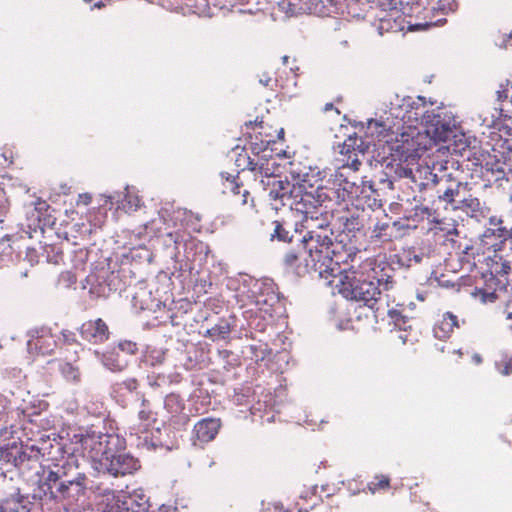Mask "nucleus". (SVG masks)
I'll return each instance as SVG.
<instances>
[{"label":"nucleus","instance_id":"obj_32","mask_svg":"<svg viewBox=\"0 0 512 512\" xmlns=\"http://www.w3.org/2000/svg\"><path fill=\"white\" fill-rule=\"evenodd\" d=\"M455 208L462 209L467 213H478L482 210V204L478 198L472 197L471 195L466 197L465 194H463Z\"/></svg>","mask_w":512,"mask_h":512},{"label":"nucleus","instance_id":"obj_57","mask_svg":"<svg viewBox=\"0 0 512 512\" xmlns=\"http://www.w3.org/2000/svg\"><path fill=\"white\" fill-rule=\"evenodd\" d=\"M497 95H498V100H503V99L508 98V89L503 88L501 90H498Z\"/></svg>","mask_w":512,"mask_h":512},{"label":"nucleus","instance_id":"obj_49","mask_svg":"<svg viewBox=\"0 0 512 512\" xmlns=\"http://www.w3.org/2000/svg\"><path fill=\"white\" fill-rule=\"evenodd\" d=\"M124 389L132 392L138 387V381L135 378H128L120 384Z\"/></svg>","mask_w":512,"mask_h":512},{"label":"nucleus","instance_id":"obj_51","mask_svg":"<svg viewBox=\"0 0 512 512\" xmlns=\"http://www.w3.org/2000/svg\"><path fill=\"white\" fill-rule=\"evenodd\" d=\"M92 197L88 193L79 194L77 204L89 205Z\"/></svg>","mask_w":512,"mask_h":512},{"label":"nucleus","instance_id":"obj_39","mask_svg":"<svg viewBox=\"0 0 512 512\" xmlns=\"http://www.w3.org/2000/svg\"><path fill=\"white\" fill-rule=\"evenodd\" d=\"M363 227V219H361L359 216L352 215L346 218V221L344 222V229L348 232L360 231Z\"/></svg>","mask_w":512,"mask_h":512},{"label":"nucleus","instance_id":"obj_17","mask_svg":"<svg viewBox=\"0 0 512 512\" xmlns=\"http://www.w3.org/2000/svg\"><path fill=\"white\" fill-rule=\"evenodd\" d=\"M103 206L109 205L108 209H112L114 205H117V209H122L126 213L136 211L140 207L141 200L138 196L132 195L129 192L125 194L115 193L111 195L103 194L100 196Z\"/></svg>","mask_w":512,"mask_h":512},{"label":"nucleus","instance_id":"obj_19","mask_svg":"<svg viewBox=\"0 0 512 512\" xmlns=\"http://www.w3.org/2000/svg\"><path fill=\"white\" fill-rule=\"evenodd\" d=\"M273 283L271 281L259 282L256 281L252 286L253 301L261 307L264 305L272 306L277 300V296L273 289Z\"/></svg>","mask_w":512,"mask_h":512},{"label":"nucleus","instance_id":"obj_48","mask_svg":"<svg viewBox=\"0 0 512 512\" xmlns=\"http://www.w3.org/2000/svg\"><path fill=\"white\" fill-rule=\"evenodd\" d=\"M61 338L67 344H72L76 341L75 333L67 329L61 331Z\"/></svg>","mask_w":512,"mask_h":512},{"label":"nucleus","instance_id":"obj_38","mask_svg":"<svg viewBox=\"0 0 512 512\" xmlns=\"http://www.w3.org/2000/svg\"><path fill=\"white\" fill-rule=\"evenodd\" d=\"M241 161L244 164L242 170H249V171L253 172L255 174V176H257V171H258L257 166L260 165L261 159H259L258 161H254L246 154L245 155L240 154L236 160L238 167H240L242 165L240 163Z\"/></svg>","mask_w":512,"mask_h":512},{"label":"nucleus","instance_id":"obj_45","mask_svg":"<svg viewBox=\"0 0 512 512\" xmlns=\"http://www.w3.org/2000/svg\"><path fill=\"white\" fill-rule=\"evenodd\" d=\"M259 83L271 89H273L274 86H278V80H273L267 73H263L259 76Z\"/></svg>","mask_w":512,"mask_h":512},{"label":"nucleus","instance_id":"obj_16","mask_svg":"<svg viewBox=\"0 0 512 512\" xmlns=\"http://www.w3.org/2000/svg\"><path fill=\"white\" fill-rule=\"evenodd\" d=\"M273 225L274 230L270 234V239L272 241L277 240L292 246L297 242H305L306 240V230L304 228L299 230L297 225L293 228L290 225L279 221H274Z\"/></svg>","mask_w":512,"mask_h":512},{"label":"nucleus","instance_id":"obj_22","mask_svg":"<svg viewBox=\"0 0 512 512\" xmlns=\"http://www.w3.org/2000/svg\"><path fill=\"white\" fill-rule=\"evenodd\" d=\"M333 185L336 188L337 196L345 199L357 195L358 187L354 181L349 180L345 169H338L333 175Z\"/></svg>","mask_w":512,"mask_h":512},{"label":"nucleus","instance_id":"obj_18","mask_svg":"<svg viewBox=\"0 0 512 512\" xmlns=\"http://www.w3.org/2000/svg\"><path fill=\"white\" fill-rule=\"evenodd\" d=\"M220 427V419L212 417L203 418L194 425L193 434L199 442L208 443L217 436Z\"/></svg>","mask_w":512,"mask_h":512},{"label":"nucleus","instance_id":"obj_55","mask_svg":"<svg viewBox=\"0 0 512 512\" xmlns=\"http://www.w3.org/2000/svg\"><path fill=\"white\" fill-rule=\"evenodd\" d=\"M378 488H386L389 486V478L386 476H381L380 481L376 485Z\"/></svg>","mask_w":512,"mask_h":512},{"label":"nucleus","instance_id":"obj_52","mask_svg":"<svg viewBox=\"0 0 512 512\" xmlns=\"http://www.w3.org/2000/svg\"><path fill=\"white\" fill-rule=\"evenodd\" d=\"M166 236L169 239V241H171L175 244V249H177L178 245L180 243L179 235L177 233H167Z\"/></svg>","mask_w":512,"mask_h":512},{"label":"nucleus","instance_id":"obj_36","mask_svg":"<svg viewBox=\"0 0 512 512\" xmlns=\"http://www.w3.org/2000/svg\"><path fill=\"white\" fill-rule=\"evenodd\" d=\"M278 167H279V165L276 164L275 162L270 164L268 160L261 159L260 165L257 166V168H258L257 175H260L263 178H266V180L276 178L275 171Z\"/></svg>","mask_w":512,"mask_h":512},{"label":"nucleus","instance_id":"obj_50","mask_svg":"<svg viewBox=\"0 0 512 512\" xmlns=\"http://www.w3.org/2000/svg\"><path fill=\"white\" fill-rule=\"evenodd\" d=\"M7 414V400L4 396L0 395V421H2Z\"/></svg>","mask_w":512,"mask_h":512},{"label":"nucleus","instance_id":"obj_31","mask_svg":"<svg viewBox=\"0 0 512 512\" xmlns=\"http://www.w3.org/2000/svg\"><path fill=\"white\" fill-rule=\"evenodd\" d=\"M388 315L390 319L394 322V325L399 330H407L410 328V320L412 319V316L405 313V309H391L388 311Z\"/></svg>","mask_w":512,"mask_h":512},{"label":"nucleus","instance_id":"obj_63","mask_svg":"<svg viewBox=\"0 0 512 512\" xmlns=\"http://www.w3.org/2000/svg\"><path fill=\"white\" fill-rule=\"evenodd\" d=\"M288 6H289V9H288V12H290L291 14H294L295 13V10L292 9V4L291 3H288Z\"/></svg>","mask_w":512,"mask_h":512},{"label":"nucleus","instance_id":"obj_5","mask_svg":"<svg viewBox=\"0 0 512 512\" xmlns=\"http://www.w3.org/2000/svg\"><path fill=\"white\" fill-rule=\"evenodd\" d=\"M393 269L387 263H380L371 268V272L341 269L336 272L339 276V292L348 300L358 302L371 309L380 300L382 290H389L393 286Z\"/></svg>","mask_w":512,"mask_h":512},{"label":"nucleus","instance_id":"obj_41","mask_svg":"<svg viewBox=\"0 0 512 512\" xmlns=\"http://www.w3.org/2000/svg\"><path fill=\"white\" fill-rule=\"evenodd\" d=\"M348 155V160L345 165H343L340 169L357 171L361 165V160L359 159V155L357 153H350Z\"/></svg>","mask_w":512,"mask_h":512},{"label":"nucleus","instance_id":"obj_34","mask_svg":"<svg viewBox=\"0 0 512 512\" xmlns=\"http://www.w3.org/2000/svg\"><path fill=\"white\" fill-rule=\"evenodd\" d=\"M151 302V291L144 288H140L133 296L134 305L139 306L142 310L150 309L152 306Z\"/></svg>","mask_w":512,"mask_h":512},{"label":"nucleus","instance_id":"obj_44","mask_svg":"<svg viewBox=\"0 0 512 512\" xmlns=\"http://www.w3.org/2000/svg\"><path fill=\"white\" fill-rule=\"evenodd\" d=\"M124 507V500L117 498L112 504H108L103 512H126L122 509Z\"/></svg>","mask_w":512,"mask_h":512},{"label":"nucleus","instance_id":"obj_13","mask_svg":"<svg viewBox=\"0 0 512 512\" xmlns=\"http://www.w3.org/2000/svg\"><path fill=\"white\" fill-rule=\"evenodd\" d=\"M57 346V340L49 329H41L32 334L27 341V350L30 354L50 355Z\"/></svg>","mask_w":512,"mask_h":512},{"label":"nucleus","instance_id":"obj_21","mask_svg":"<svg viewBox=\"0 0 512 512\" xmlns=\"http://www.w3.org/2000/svg\"><path fill=\"white\" fill-rule=\"evenodd\" d=\"M27 497L16 488L12 493L0 499V512H30Z\"/></svg>","mask_w":512,"mask_h":512},{"label":"nucleus","instance_id":"obj_53","mask_svg":"<svg viewBox=\"0 0 512 512\" xmlns=\"http://www.w3.org/2000/svg\"><path fill=\"white\" fill-rule=\"evenodd\" d=\"M241 196V204L242 205H247L249 202H248V197L250 195L249 191L246 190V189H243V191L240 192L239 194Z\"/></svg>","mask_w":512,"mask_h":512},{"label":"nucleus","instance_id":"obj_23","mask_svg":"<svg viewBox=\"0 0 512 512\" xmlns=\"http://www.w3.org/2000/svg\"><path fill=\"white\" fill-rule=\"evenodd\" d=\"M147 400L142 398V408L138 412L139 424H134L130 429V436H138L140 439L141 434H147L152 424L155 422L152 411L147 407Z\"/></svg>","mask_w":512,"mask_h":512},{"label":"nucleus","instance_id":"obj_30","mask_svg":"<svg viewBox=\"0 0 512 512\" xmlns=\"http://www.w3.org/2000/svg\"><path fill=\"white\" fill-rule=\"evenodd\" d=\"M231 333V324L227 319H220L213 327L206 331V336L213 341L226 340Z\"/></svg>","mask_w":512,"mask_h":512},{"label":"nucleus","instance_id":"obj_58","mask_svg":"<svg viewBox=\"0 0 512 512\" xmlns=\"http://www.w3.org/2000/svg\"><path fill=\"white\" fill-rule=\"evenodd\" d=\"M472 360L475 364L479 365L482 363V357L480 354L478 353H475L473 356H472Z\"/></svg>","mask_w":512,"mask_h":512},{"label":"nucleus","instance_id":"obj_1","mask_svg":"<svg viewBox=\"0 0 512 512\" xmlns=\"http://www.w3.org/2000/svg\"><path fill=\"white\" fill-rule=\"evenodd\" d=\"M311 228L307 227L305 242H297L284 252L283 265L299 277L312 273L323 279L336 277L339 265L353 261L356 256L354 248L344 244L347 235L334 239V233L325 220L316 229Z\"/></svg>","mask_w":512,"mask_h":512},{"label":"nucleus","instance_id":"obj_40","mask_svg":"<svg viewBox=\"0 0 512 512\" xmlns=\"http://www.w3.org/2000/svg\"><path fill=\"white\" fill-rule=\"evenodd\" d=\"M425 257V253L422 251L409 250L405 253L403 261L407 266H411L412 262L415 264H419L423 261Z\"/></svg>","mask_w":512,"mask_h":512},{"label":"nucleus","instance_id":"obj_9","mask_svg":"<svg viewBox=\"0 0 512 512\" xmlns=\"http://www.w3.org/2000/svg\"><path fill=\"white\" fill-rule=\"evenodd\" d=\"M423 171L425 173L426 182L436 187L437 197L441 202L452 205L457 202V198L462 197L467 190V183L453 179L450 175L438 178L437 174H434L428 166H426Z\"/></svg>","mask_w":512,"mask_h":512},{"label":"nucleus","instance_id":"obj_42","mask_svg":"<svg viewBox=\"0 0 512 512\" xmlns=\"http://www.w3.org/2000/svg\"><path fill=\"white\" fill-rule=\"evenodd\" d=\"M164 360V353L160 350H154V351H151L147 356H146V363L151 365V366H154L156 364H161Z\"/></svg>","mask_w":512,"mask_h":512},{"label":"nucleus","instance_id":"obj_28","mask_svg":"<svg viewBox=\"0 0 512 512\" xmlns=\"http://www.w3.org/2000/svg\"><path fill=\"white\" fill-rule=\"evenodd\" d=\"M428 6L425 7L427 13H431L433 16L446 15L450 12H454L457 8L455 0H427Z\"/></svg>","mask_w":512,"mask_h":512},{"label":"nucleus","instance_id":"obj_64","mask_svg":"<svg viewBox=\"0 0 512 512\" xmlns=\"http://www.w3.org/2000/svg\"><path fill=\"white\" fill-rule=\"evenodd\" d=\"M259 151L260 149L257 146L253 147V153L258 154Z\"/></svg>","mask_w":512,"mask_h":512},{"label":"nucleus","instance_id":"obj_14","mask_svg":"<svg viewBox=\"0 0 512 512\" xmlns=\"http://www.w3.org/2000/svg\"><path fill=\"white\" fill-rule=\"evenodd\" d=\"M81 337L92 343L101 344L108 340L110 332L107 324L101 318L84 322L80 328Z\"/></svg>","mask_w":512,"mask_h":512},{"label":"nucleus","instance_id":"obj_54","mask_svg":"<svg viewBox=\"0 0 512 512\" xmlns=\"http://www.w3.org/2000/svg\"><path fill=\"white\" fill-rule=\"evenodd\" d=\"M512 38V32L509 33L508 35H504L502 37V40L501 41H497L496 44L500 47V48H506L507 45H506V42L508 39H511Z\"/></svg>","mask_w":512,"mask_h":512},{"label":"nucleus","instance_id":"obj_20","mask_svg":"<svg viewBox=\"0 0 512 512\" xmlns=\"http://www.w3.org/2000/svg\"><path fill=\"white\" fill-rule=\"evenodd\" d=\"M95 359H97L103 367L111 372H121L126 369L128 362L125 358L121 357L116 351L101 352L97 349L92 351Z\"/></svg>","mask_w":512,"mask_h":512},{"label":"nucleus","instance_id":"obj_7","mask_svg":"<svg viewBox=\"0 0 512 512\" xmlns=\"http://www.w3.org/2000/svg\"><path fill=\"white\" fill-rule=\"evenodd\" d=\"M297 193H295L290 209L295 210L303 215L302 228L307 231V227L316 229V226L325 220L328 222L326 215L327 202L331 201V193L327 187L318 186L314 190H307L306 180L298 183ZM329 228V223H327Z\"/></svg>","mask_w":512,"mask_h":512},{"label":"nucleus","instance_id":"obj_8","mask_svg":"<svg viewBox=\"0 0 512 512\" xmlns=\"http://www.w3.org/2000/svg\"><path fill=\"white\" fill-rule=\"evenodd\" d=\"M119 285L118 273L109 267H97L87 275L83 282V289H88L89 295L94 298H108L112 292L117 291Z\"/></svg>","mask_w":512,"mask_h":512},{"label":"nucleus","instance_id":"obj_33","mask_svg":"<svg viewBox=\"0 0 512 512\" xmlns=\"http://www.w3.org/2000/svg\"><path fill=\"white\" fill-rule=\"evenodd\" d=\"M511 270L510 261L504 260L502 256L495 254L492 259L491 271L496 275H507Z\"/></svg>","mask_w":512,"mask_h":512},{"label":"nucleus","instance_id":"obj_6","mask_svg":"<svg viewBox=\"0 0 512 512\" xmlns=\"http://www.w3.org/2000/svg\"><path fill=\"white\" fill-rule=\"evenodd\" d=\"M403 105L407 109L401 116V121L420 122L423 127L421 132L431 148L456 137L457 122L452 112L444 108L429 111L425 109L424 103L418 105L410 99L405 100Z\"/></svg>","mask_w":512,"mask_h":512},{"label":"nucleus","instance_id":"obj_11","mask_svg":"<svg viewBox=\"0 0 512 512\" xmlns=\"http://www.w3.org/2000/svg\"><path fill=\"white\" fill-rule=\"evenodd\" d=\"M261 184L268 191L270 200L279 202L282 206L291 205L295 193H297L298 184H293L287 179H261Z\"/></svg>","mask_w":512,"mask_h":512},{"label":"nucleus","instance_id":"obj_37","mask_svg":"<svg viewBox=\"0 0 512 512\" xmlns=\"http://www.w3.org/2000/svg\"><path fill=\"white\" fill-rule=\"evenodd\" d=\"M164 407L170 414H178L182 410L180 397L176 394L167 395L164 399Z\"/></svg>","mask_w":512,"mask_h":512},{"label":"nucleus","instance_id":"obj_47","mask_svg":"<svg viewBox=\"0 0 512 512\" xmlns=\"http://www.w3.org/2000/svg\"><path fill=\"white\" fill-rule=\"evenodd\" d=\"M31 205L34 206V210L36 211L37 215V219L40 218V215L41 213L47 209L48 207V204L46 203V201H43L41 199H37L36 201L32 202Z\"/></svg>","mask_w":512,"mask_h":512},{"label":"nucleus","instance_id":"obj_3","mask_svg":"<svg viewBox=\"0 0 512 512\" xmlns=\"http://www.w3.org/2000/svg\"><path fill=\"white\" fill-rule=\"evenodd\" d=\"M75 438L78 435H74ZM83 451L99 464L100 471L113 477L133 474L140 468V462L129 453L121 451L124 439L115 433L91 431L79 435Z\"/></svg>","mask_w":512,"mask_h":512},{"label":"nucleus","instance_id":"obj_59","mask_svg":"<svg viewBox=\"0 0 512 512\" xmlns=\"http://www.w3.org/2000/svg\"><path fill=\"white\" fill-rule=\"evenodd\" d=\"M0 249H2V253H5L6 249H10V246L8 245L7 241H1L0 242Z\"/></svg>","mask_w":512,"mask_h":512},{"label":"nucleus","instance_id":"obj_43","mask_svg":"<svg viewBox=\"0 0 512 512\" xmlns=\"http://www.w3.org/2000/svg\"><path fill=\"white\" fill-rule=\"evenodd\" d=\"M118 348L120 351L126 352L127 354H134L137 351V345L131 341H121L118 344Z\"/></svg>","mask_w":512,"mask_h":512},{"label":"nucleus","instance_id":"obj_10","mask_svg":"<svg viewBox=\"0 0 512 512\" xmlns=\"http://www.w3.org/2000/svg\"><path fill=\"white\" fill-rule=\"evenodd\" d=\"M386 169L389 170L387 174H394L395 178H407L415 184V188L419 191L426 189L429 186V182L420 181L422 176L425 177L424 169L418 166L416 162H408L404 160H391L386 164Z\"/></svg>","mask_w":512,"mask_h":512},{"label":"nucleus","instance_id":"obj_27","mask_svg":"<svg viewBox=\"0 0 512 512\" xmlns=\"http://www.w3.org/2000/svg\"><path fill=\"white\" fill-rule=\"evenodd\" d=\"M370 142L364 140L362 137L349 136L343 143L341 150L342 154L357 153L358 155L364 156L369 150Z\"/></svg>","mask_w":512,"mask_h":512},{"label":"nucleus","instance_id":"obj_2","mask_svg":"<svg viewBox=\"0 0 512 512\" xmlns=\"http://www.w3.org/2000/svg\"><path fill=\"white\" fill-rule=\"evenodd\" d=\"M41 489L51 500L66 509L79 506L85 501L89 478L73 455L54 463L44 470Z\"/></svg>","mask_w":512,"mask_h":512},{"label":"nucleus","instance_id":"obj_35","mask_svg":"<svg viewBox=\"0 0 512 512\" xmlns=\"http://www.w3.org/2000/svg\"><path fill=\"white\" fill-rule=\"evenodd\" d=\"M220 176L222 178L224 191L229 190L234 195H238L241 192V184L237 181L238 176L231 175L227 172H221Z\"/></svg>","mask_w":512,"mask_h":512},{"label":"nucleus","instance_id":"obj_4","mask_svg":"<svg viewBox=\"0 0 512 512\" xmlns=\"http://www.w3.org/2000/svg\"><path fill=\"white\" fill-rule=\"evenodd\" d=\"M391 115H395L396 119H399L397 124L391 125L389 118L386 120L369 119L368 130L371 135L376 134L379 141H384L387 144L390 156L394 160H404L408 162H416L421 157L424 151L431 149L425 135L412 125H409L407 129H404L401 121L403 114L390 112Z\"/></svg>","mask_w":512,"mask_h":512},{"label":"nucleus","instance_id":"obj_62","mask_svg":"<svg viewBox=\"0 0 512 512\" xmlns=\"http://www.w3.org/2000/svg\"><path fill=\"white\" fill-rule=\"evenodd\" d=\"M332 107H333V104H332V103H327V104L325 105V111H328V110L332 109Z\"/></svg>","mask_w":512,"mask_h":512},{"label":"nucleus","instance_id":"obj_12","mask_svg":"<svg viewBox=\"0 0 512 512\" xmlns=\"http://www.w3.org/2000/svg\"><path fill=\"white\" fill-rule=\"evenodd\" d=\"M41 455V449L34 444L12 447L7 453L8 461L19 469L33 468L39 463Z\"/></svg>","mask_w":512,"mask_h":512},{"label":"nucleus","instance_id":"obj_60","mask_svg":"<svg viewBox=\"0 0 512 512\" xmlns=\"http://www.w3.org/2000/svg\"><path fill=\"white\" fill-rule=\"evenodd\" d=\"M194 8H195L193 10L194 13H198V14L204 13V10L202 9L201 4H195Z\"/></svg>","mask_w":512,"mask_h":512},{"label":"nucleus","instance_id":"obj_29","mask_svg":"<svg viewBox=\"0 0 512 512\" xmlns=\"http://www.w3.org/2000/svg\"><path fill=\"white\" fill-rule=\"evenodd\" d=\"M58 370L67 382L75 385L81 382V371L75 363L60 361Z\"/></svg>","mask_w":512,"mask_h":512},{"label":"nucleus","instance_id":"obj_15","mask_svg":"<svg viewBox=\"0 0 512 512\" xmlns=\"http://www.w3.org/2000/svg\"><path fill=\"white\" fill-rule=\"evenodd\" d=\"M492 151L493 153L483 152L481 154V157L478 159L480 165L487 173H491L495 181L505 179L507 170H510L508 164L502 154H497L494 149Z\"/></svg>","mask_w":512,"mask_h":512},{"label":"nucleus","instance_id":"obj_46","mask_svg":"<svg viewBox=\"0 0 512 512\" xmlns=\"http://www.w3.org/2000/svg\"><path fill=\"white\" fill-rule=\"evenodd\" d=\"M497 369L501 375L507 376L512 374V357L503 365H497Z\"/></svg>","mask_w":512,"mask_h":512},{"label":"nucleus","instance_id":"obj_56","mask_svg":"<svg viewBox=\"0 0 512 512\" xmlns=\"http://www.w3.org/2000/svg\"><path fill=\"white\" fill-rule=\"evenodd\" d=\"M195 248H196L197 250H199V252H200V253L204 252V253H205V255H207V254H208V252H209V248H208V246H207V245H205L204 243H198V244H195Z\"/></svg>","mask_w":512,"mask_h":512},{"label":"nucleus","instance_id":"obj_25","mask_svg":"<svg viewBox=\"0 0 512 512\" xmlns=\"http://www.w3.org/2000/svg\"><path fill=\"white\" fill-rule=\"evenodd\" d=\"M126 512H149L148 498L142 491H134L132 494L123 496Z\"/></svg>","mask_w":512,"mask_h":512},{"label":"nucleus","instance_id":"obj_26","mask_svg":"<svg viewBox=\"0 0 512 512\" xmlns=\"http://www.w3.org/2000/svg\"><path fill=\"white\" fill-rule=\"evenodd\" d=\"M489 225L490 227H488L483 234L485 238L494 236L497 239H500L501 242L510 238V243L512 242V229L503 226V220L501 218L496 216L490 217Z\"/></svg>","mask_w":512,"mask_h":512},{"label":"nucleus","instance_id":"obj_24","mask_svg":"<svg viewBox=\"0 0 512 512\" xmlns=\"http://www.w3.org/2000/svg\"><path fill=\"white\" fill-rule=\"evenodd\" d=\"M458 326L457 316L451 312H446L442 315L441 319L435 323L433 327L434 336L439 340H445L450 337L453 329Z\"/></svg>","mask_w":512,"mask_h":512},{"label":"nucleus","instance_id":"obj_61","mask_svg":"<svg viewBox=\"0 0 512 512\" xmlns=\"http://www.w3.org/2000/svg\"><path fill=\"white\" fill-rule=\"evenodd\" d=\"M386 227H387V225H386V224L379 225V224L377 223V224H376V226H375L374 231H376V230H378V229H379V230H383V229H385Z\"/></svg>","mask_w":512,"mask_h":512}]
</instances>
